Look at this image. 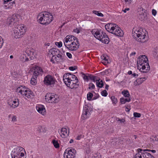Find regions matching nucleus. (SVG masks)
Returning a JSON list of instances; mask_svg holds the SVG:
<instances>
[{"mask_svg": "<svg viewBox=\"0 0 158 158\" xmlns=\"http://www.w3.org/2000/svg\"><path fill=\"white\" fill-rule=\"evenodd\" d=\"M7 103L11 107L15 108L17 107L19 105V100L18 99H9Z\"/></svg>", "mask_w": 158, "mask_h": 158, "instance_id": "nucleus-16", "label": "nucleus"}, {"mask_svg": "<svg viewBox=\"0 0 158 158\" xmlns=\"http://www.w3.org/2000/svg\"><path fill=\"white\" fill-rule=\"evenodd\" d=\"M63 80L64 82H67L68 81H72L78 82V80L77 77L74 75L70 73H65L63 76Z\"/></svg>", "mask_w": 158, "mask_h": 158, "instance_id": "nucleus-11", "label": "nucleus"}, {"mask_svg": "<svg viewBox=\"0 0 158 158\" xmlns=\"http://www.w3.org/2000/svg\"><path fill=\"white\" fill-rule=\"evenodd\" d=\"M56 81L54 77L50 75L46 76L44 79V82L45 85L47 86H50L53 87Z\"/></svg>", "mask_w": 158, "mask_h": 158, "instance_id": "nucleus-8", "label": "nucleus"}, {"mask_svg": "<svg viewBox=\"0 0 158 158\" xmlns=\"http://www.w3.org/2000/svg\"><path fill=\"white\" fill-rule=\"evenodd\" d=\"M107 92L105 90L102 91L101 92V94L103 96L106 97L107 95Z\"/></svg>", "mask_w": 158, "mask_h": 158, "instance_id": "nucleus-44", "label": "nucleus"}, {"mask_svg": "<svg viewBox=\"0 0 158 158\" xmlns=\"http://www.w3.org/2000/svg\"><path fill=\"white\" fill-rule=\"evenodd\" d=\"M100 154L98 153H94L93 154L92 158H101Z\"/></svg>", "mask_w": 158, "mask_h": 158, "instance_id": "nucleus-38", "label": "nucleus"}, {"mask_svg": "<svg viewBox=\"0 0 158 158\" xmlns=\"http://www.w3.org/2000/svg\"><path fill=\"white\" fill-rule=\"evenodd\" d=\"M148 61V59L145 55H142L139 56L137 61V67L142 72L147 73L150 69Z\"/></svg>", "mask_w": 158, "mask_h": 158, "instance_id": "nucleus-1", "label": "nucleus"}, {"mask_svg": "<svg viewBox=\"0 0 158 158\" xmlns=\"http://www.w3.org/2000/svg\"><path fill=\"white\" fill-rule=\"evenodd\" d=\"M124 100L125 101V102H129L131 101V99L130 98H124Z\"/></svg>", "mask_w": 158, "mask_h": 158, "instance_id": "nucleus-63", "label": "nucleus"}, {"mask_svg": "<svg viewBox=\"0 0 158 158\" xmlns=\"http://www.w3.org/2000/svg\"><path fill=\"white\" fill-rule=\"evenodd\" d=\"M65 84L69 88L71 89L77 88L79 86L78 82L72 81H68L67 82H64Z\"/></svg>", "mask_w": 158, "mask_h": 158, "instance_id": "nucleus-14", "label": "nucleus"}, {"mask_svg": "<svg viewBox=\"0 0 158 158\" xmlns=\"http://www.w3.org/2000/svg\"><path fill=\"white\" fill-rule=\"evenodd\" d=\"M94 79H93L92 80L94 82H96V83L99 80V78L97 77V76H95L94 78Z\"/></svg>", "mask_w": 158, "mask_h": 158, "instance_id": "nucleus-52", "label": "nucleus"}, {"mask_svg": "<svg viewBox=\"0 0 158 158\" xmlns=\"http://www.w3.org/2000/svg\"><path fill=\"white\" fill-rule=\"evenodd\" d=\"M82 135H79L77 136V137L76 138V139L77 140H80L82 137Z\"/></svg>", "mask_w": 158, "mask_h": 158, "instance_id": "nucleus-62", "label": "nucleus"}, {"mask_svg": "<svg viewBox=\"0 0 158 158\" xmlns=\"http://www.w3.org/2000/svg\"><path fill=\"white\" fill-rule=\"evenodd\" d=\"M25 54H23L22 55H21L20 57V60L21 61L24 62L27 61H28L29 60V59L25 55Z\"/></svg>", "mask_w": 158, "mask_h": 158, "instance_id": "nucleus-28", "label": "nucleus"}, {"mask_svg": "<svg viewBox=\"0 0 158 158\" xmlns=\"http://www.w3.org/2000/svg\"><path fill=\"white\" fill-rule=\"evenodd\" d=\"M17 18L15 15H13L7 19V23L8 25L11 27L13 25L15 26L17 23Z\"/></svg>", "mask_w": 158, "mask_h": 158, "instance_id": "nucleus-15", "label": "nucleus"}, {"mask_svg": "<svg viewBox=\"0 0 158 158\" xmlns=\"http://www.w3.org/2000/svg\"><path fill=\"white\" fill-rule=\"evenodd\" d=\"M77 67L74 66H70L69 68V69L71 71H73L76 69Z\"/></svg>", "mask_w": 158, "mask_h": 158, "instance_id": "nucleus-51", "label": "nucleus"}, {"mask_svg": "<svg viewBox=\"0 0 158 158\" xmlns=\"http://www.w3.org/2000/svg\"><path fill=\"white\" fill-rule=\"evenodd\" d=\"M93 96V94L91 93H89L87 94V98L88 100L90 101L91 100Z\"/></svg>", "mask_w": 158, "mask_h": 158, "instance_id": "nucleus-39", "label": "nucleus"}, {"mask_svg": "<svg viewBox=\"0 0 158 158\" xmlns=\"http://www.w3.org/2000/svg\"><path fill=\"white\" fill-rule=\"evenodd\" d=\"M138 17L141 21L145 20L147 19V14L146 13L145 10L142 8V11L139 13Z\"/></svg>", "mask_w": 158, "mask_h": 158, "instance_id": "nucleus-20", "label": "nucleus"}, {"mask_svg": "<svg viewBox=\"0 0 158 158\" xmlns=\"http://www.w3.org/2000/svg\"><path fill=\"white\" fill-rule=\"evenodd\" d=\"M27 90L26 89V87L24 86L23 87L21 85L18 87L16 90V92L21 93L22 95L23 94L25 93V92H27Z\"/></svg>", "mask_w": 158, "mask_h": 158, "instance_id": "nucleus-24", "label": "nucleus"}, {"mask_svg": "<svg viewBox=\"0 0 158 158\" xmlns=\"http://www.w3.org/2000/svg\"><path fill=\"white\" fill-rule=\"evenodd\" d=\"M111 72L110 69H106L105 71L101 73V75H108Z\"/></svg>", "mask_w": 158, "mask_h": 158, "instance_id": "nucleus-34", "label": "nucleus"}, {"mask_svg": "<svg viewBox=\"0 0 158 158\" xmlns=\"http://www.w3.org/2000/svg\"><path fill=\"white\" fill-rule=\"evenodd\" d=\"M55 44L59 48H60L62 45V43L60 42H56Z\"/></svg>", "mask_w": 158, "mask_h": 158, "instance_id": "nucleus-48", "label": "nucleus"}, {"mask_svg": "<svg viewBox=\"0 0 158 158\" xmlns=\"http://www.w3.org/2000/svg\"><path fill=\"white\" fill-rule=\"evenodd\" d=\"M26 31V27L23 25H18L13 28L12 35L16 39L19 38L24 35Z\"/></svg>", "mask_w": 158, "mask_h": 158, "instance_id": "nucleus-5", "label": "nucleus"}, {"mask_svg": "<svg viewBox=\"0 0 158 158\" xmlns=\"http://www.w3.org/2000/svg\"><path fill=\"white\" fill-rule=\"evenodd\" d=\"M153 140L158 141V135L155 136L153 139Z\"/></svg>", "mask_w": 158, "mask_h": 158, "instance_id": "nucleus-61", "label": "nucleus"}, {"mask_svg": "<svg viewBox=\"0 0 158 158\" xmlns=\"http://www.w3.org/2000/svg\"><path fill=\"white\" fill-rule=\"evenodd\" d=\"M62 53L60 52L58 53V54L56 55V56L58 57V59H59V60L60 61H62L63 60V58H62Z\"/></svg>", "mask_w": 158, "mask_h": 158, "instance_id": "nucleus-37", "label": "nucleus"}, {"mask_svg": "<svg viewBox=\"0 0 158 158\" xmlns=\"http://www.w3.org/2000/svg\"><path fill=\"white\" fill-rule=\"evenodd\" d=\"M34 70H36V71H38V72H42V70L41 69V68L38 66H37L36 67H35Z\"/></svg>", "mask_w": 158, "mask_h": 158, "instance_id": "nucleus-45", "label": "nucleus"}, {"mask_svg": "<svg viewBox=\"0 0 158 158\" xmlns=\"http://www.w3.org/2000/svg\"><path fill=\"white\" fill-rule=\"evenodd\" d=\"M25 54H27L28 56H30L31 60L34 59L35 55L34 54V50L32 49L27 48L25 51Z\"/></svg>", "mask_w": 158, "mask_h": 158, "instance_id": "nucleus-19", "label": "nucleus"}, {"mask_svg": "<svg viewBox=\"0 0 158 158\" xmlns=\"http://www.w3.org/2000/svg\"><path fill=\"white\" fill-rule=\"evenodd\" d=\"M92 33L94 36L100 41L101 40L102 38L106 36V33L103 31L94 29L92 31Z\"/></svg>", "mask_w": 158, "mask_h": 158, "instance_id": "nucleus-12", "label": "nucleus"}, {"mask_svg": "<svg viewBox=\"0 0 158 158\" xmlns=\"http://www.w3.org/2000/svg\"><path fill=\"white\" fill-rule=\"evenodd\" d=\"M134 158H154V157L148 152L141 151L138 152V153L134 156Z\"/></svg>", "mask_w": 158, "mask_h": 158, "instance_id": "nucleus-13", "label": "nucleus"}, {"mask_svg": "<svg viewBox=\"0 0 158 158\" xmlns=\"http://www.w3.org/2000/svg\"><path fill=\"white\" fill-rule=\"evenodd\" d=\"M36 109L37 111L42 114H44L46 110L44 106L42 105H39L36 106Z\"/></svg>", "mask_w": 158, "mask_h": 158, "instance_id": "nucleus-23", "label": "nucleus"}, {"mask_svg": "<svg viewBox=\"0 0 158 158\" xmlns=\"http://www.w3.org/2000/svg\"><path fill=\"white\" fill-rule=\"evenodd\" d=\"M151 150L150 149H142L141 148H138L137 149V152L143 151L144 152H151Z\"/></svg>", "mask_w": 158, "mask_h": 158, "instance_id": "nucleus-42", "label": "nucleus"}, {"mask_svg": "<svg viewBox=\"0 0 158 158\" xmlns=\"http://www.w3.org/2000/svg\"><path fill=\"white\" fill-rule=\"evenodd\" d=\"M95 76L89 74V79H90L92 80L93 79H94V78Z\"/></svg>", "mask_w": 158, "mask_h": 158, "instance_id": "nucleus-56", "label": "nucleus"}, {"mask_svg": "<svg viewBox=\"0 0 158 158\" xmlns=\"http://www.w3.org/2000/svg\"><path fill=\"white\" fill-rule=\"evenodd\" d=\"M37 77H35L34 76H33L30 81L31 84L33 85H35L36 84Z\"/></svg>", "mask_w": 158, "mask_h": 158, "instance_id": "nucleus-30", "label": "nucleus"}, {"mask_svg": "<svg viewBox=\"0 0 158 158\" xmlns=\"http://www.w3.org/2000/svg\"><path fill=\"white\" fill-rule=\"evenodd\" d=\"M122 93L125 97H129L130 96L129 92L127 90H124Z\"/></svg>", "mask_w": 158, "mask_h": 158, "instance_id": "nucleus-32", "label": "nucleus"}, {"mask_svg": "<svg viewBox=\"0 0 158 158\" xmlns=\"http://www.w3.org/2000/svg\"><path fill=\"white\" fill-rule=\"evenodd\" d=\"M37 19L40 23L47 25L52 21L53 16L51 13L45 12L42 14L38 15Z\"/></svg>", "mask_w": 158, "mask_h": 158, "instance_id": "nucleus-4", "label": "nucleus"}, {"mask_svg": "<svg viewBox=\"0 0 158 158\" xmlns=\"http://www.w3.org/2000/svg\"><path fill=\"white\" fill-rule=\"evenodd\" d=\"M76 153V151L74 149L68 148L64 152V158H74Z\"/></svg>", "mask_w": 158, "mask_h": 158, "instance_id": "nucleus-10", "label": "nucleus"}, {"mask_svg": "<svg viewBox=\"0 0 158 158\" xmlns=\"http://www.w3.org/2000/svg\"><path fill=\"white\" fill-rule=\"evenodd\" d=\"M120 102L122 104H124L125 103V101L123 98H121L120 99Z\"/></svg>", "mask_w": 158, "mask_h": 158, "instance_id": "nucleus-50", "label": "nucleus"}, {"mask_svg": "<svg viewBox=\"0 0 158 158\" xmlns=\"http://www.w3.org/2000/svg\"><path fill=\"white\" fill-rule=\"evenodd\" d=\"M54 59H55V61L57 62L60 61V60H59V59H58L57 56L56 57L55 56V57H54L53 59L54 60Z\"/></svg>", "mask_w": 158, "mask_h": 158, "instance_id": "nucleus-58", "label": "nucleus"}, {"mask_svg": "<svg viewBox=\"0 0 158 158\" xmlns=\"http://www.w3.org/2000/svg\"><path fill=\"white\" fill-rule=\"evenodd\" d=\"M153 54L156 57H158V46L156 47Z\"/></svg>", "mask_w": 158, "mask_h": 158, "instance_id": "nucleus-46", "label": "nucleus"}, {"mask_svg": "<svg viewBox=\"0 0 158 158\" xmlns=\"http://www.w3.org/2000/svg\"><path fill=\"white\" fill-rule=\"evenodd\" d=\"M134 116L135 117L139 118L141 116V114L137 112H134Z\"/></svg>", "mask_w": 158, "mask_h": 158, "instance_id": "nucleus-47", "label": "nucleus"}, {"mask_svg": "<svg viewBox=\"0 0 158 158\" xmlns=\"http://www.w3.org/2000/svg\"><path fill=\"white\" fill-rule=\"evenodd\" d=\"M90 115L89 110L87 107L85 106L83 107V113L82 115V118L84 119L88 118Z\"/></svg>", "mask_w": 158, "mask_h": 158, "instance_id": "nucleus-18", "label": "nucleus"}, {"mask_svg": "<svg viewBox=\"0 0 158 158\" xmlns=\"http://www.w3.org/2000/svg\"><path fill=\"white\" fill-rule=\"evenodd\" d=\"M3 43V39L2 37L0 36V48L2 47Z\"/></svg>", "mask_w": 158, "mask_h": 158, "instance_id": "nucleus-49", "label": "nucleus"}, {"mask_svg": "<svg viewBox=\"0 0 158 158\" xmlns=\"http://www.w3.org/2000/svg\"><path fill=\"white\" fill-rule=\"evenodd\" d=\"M75 39H78L76 37L73 35H67L64 40V44H67L69 42H73L75 41Z\"/></svg>", "mask_w": 158, "mask_h": 158, "instance_id": "nucleus-21", "label": "nucleus"}, {"mask_svg": "<svg viewBox=\"0 0 158 158\" xmlns=\"http://www.w3.org/2000/svg\"><path fill=\"white\" fill-rule=\"evenodd\" d=\"M16 117V116H13L12 118V121L13 122H16L17 121Z\"/></svg>", "mask_w": 158, "mask_h": 158, "instance_id": "nucleus-53", "label": "nucleus"}, {"mask_svg": "<svg viewBox=\"0 0 158 158\" xmlns=\"http://www.w3.org/2000/svg\"><path fill=\"white\" fill-rule=\"evenodd\" d=\"M45 97L46 101L49 103H56L59 101L57 95L54 93H47Z\"/></svg>", "mask_w": 158, "mask_h": 158, "instance_id": "nucleus-9", "label": "nucleus"}, {"mask_svg": "<svg viewBox=\"0 0 158 158\" xmlns=\"http://www.w3.org/2000/svg\"><path fill=\"white\" fill-rule=\"evenodd\" d=\"M88 88L90 89H92L95 88L94 85L92 83H90L89 85Z\"/></svg>", "mask_w": 158, "mask_h": 158, "instance_id": "nucleus-43", "label": "nucleus"}, {"mask_svg": "<svg viewBox=\"0 0 158 158\" xmlns=\"http://www.w3.org/2000/svg\"><path fill=\"white\" fill-rule=\"evenodd\" d=\"M52 142L55 148H59V144L58 143L57 141L53 139L52 140Z\"/></svg>", "mask_w": 158, "mask_h": 158, "instance_id": "nucleus-33", "label": "nucleus"}, {"mask_svg": "<svg viewBox=\"0 0 158 158\" xmlns=\"http://www.w3.org/2000/svg\"><path fill=\"white\" fill-rule=\"evenodd\" d=\"M143 29L134 28L133 29L132 35L133 38L139 42H144L148 40V36L143 33ZM143 33H144L143 32Z\"/></svg>", "mask_w": 158, "mask_h": 158, "instance_id": "nucleus-3", "label": "nucleus"}, {"mask_svg": "<svg viewBox=\"0 0 158 158\" xmlns=\"http://www.w3.org/2000/svg\"><path fill=\"white\" fill-rule=\"evenodd\" d=\"M81 74V76L83 78V79L85 81H88L89 80V74L88 75V76H87L83 73H82Z\"/></svg>", "mask_w": 158, "mask_h": 158, "instance_id": "nucleus-35", "label": "nucleus"}, {"mask_svg": "<svg viewBox=\"0 0 158 158\" xmlns=\"http://www.w3.org/2000/svg\"><path fill=\"white\" fill-rule=\"evenodd\" d=\"M41 72H39L34 70L33 76H35V77H37L38 75L40 74H41Z\"/></svg>", "mask_w": 158, "mask_h": 158, "instance_id": "nucleus-41", "label": "nucleus"}, {"mask_svg": "<svg viewBox=\"0 0 158 158\" xmlns=\"http://www.w3.org/2000/svg\"><path fill=\"white\" fill-rule=\"evenodd\" d=\"M105 27L108 31L116 36L122 37L123 35V32L122 30L115 24L108 23L105 25Z\"/></svg>", "mask_w": 158, "mask_h": 158, "instance_id": "nucleus-2", "label": "nucleus"}, {"mask_svg": "<svg viewBox=\"0 0 158 158\" xmlns=\"http://www.w3.org/2000/svg\"><path fill=\"white\" fill-rule=\"evenodd\" d=\"M132 76L133 77H135V78H137V77L138 76V75L137 74L134 73L132 74Z\"/></svg>", "mask_w": 158, "mask_h": 158, "instance_id": "nucleus-60", "label": "nucleus"}, {"mask_svg": "<svg viewBox=\"0 0 158 158\" xmlns=\"http://www.w3.org/2000/svg\"><path fill=\"white\" fill-rule=\"evenodd\" d=\"M101 39H102L100 41L102 43H104L106 44H108L109 42V39L108 37L106 35L105 37H103V38H102Z\"/></svg>", "mask_w": 158, "mask_h": 158, "instance_id": "nucleus-27", "label": "nucleus"}, {"mask_svg": "<svg viewBox=\"0 0 158 158\" xmlns=\"http://www.w3.org/2000/svg\"><path fill=\"white\" fill-rule=\"evenodd\" d=\"M102 60L103 61L102 62L105 64H107L109 63V61L108 59L104 56H101Z\"/></svg>", "mask_w": 158, "mask_h": 158, "instance_id": "nucleus-31", "label": "nucleus"}, {"mask_svg": "<svg viewBox=\"0 0 158 158\" xmlns=\"http://www.w3.org/2000/svg\"><path fill=\"white\" fill-rule=\"evenodd\" d=\"M111 99L113 103L115 104L117 102V100L114 96H112Z\"/></svg>", "mask_w": 158, "mask_h": 158, "instance_id": "nucleus-40", "label": "nucleus"}, {"mask_svg": "<svg viewBox=\"0 0 158 158\" xmlns=\"http://www.w3.org/2000/svg\"><path fill=\"white\" fill-rule=\"evenodd\" d=\"M99 97V95L98 94H96L95 96H94L93 100H95L97 98H98Z\"/></svg>", "mask_w": 158, "mask_h": 158, "instance_id": "nucleus-55", "label": "nucleus"}, {"mask_svg": "<svg viewBox=\"0 0 158 158\" xmlns=\"http://www.w3.org/2000/svg\"><path fill=\"white\" fill-rule=\"evenodd\" d=\"M4 3L6 4L9 1H11L12 0H3Z\"/></svg>", "mask_w": 158, "mask_h": 158, "instance_id": "nucleus-64", "label": "nucleus"}, {"mask_svg": "<svg viewBox=\"0 0 158 158\" xmlns=\"http://www.w3.org/2000/svg\"><path fill=\"white\" fill-rule=\"evenodd\" d=\"M24 149L21 147H17L12 151L11 155L12 158H22L24 156V154L21 152Z\"/></svg>", "mask_w": 158, "mask_h": 158, "instance_id": "nucleus-6", "label": "nucleus"}, {"mask_svg": "<svg viewBox=\"0 0 158 158\" xmlns=\"http://www.w3.org/2000/svg\"><path fill=\"white\" fill-rule=\"evenodd\" d=\"M60 133L61 136L63 138H65L69 135V131H68L66 128H62L61 130Z\"/></svg>", "mask_w": 158, "mask_h": 158, "instance_id": "nucleus-22", "label": "nucleus"}, {"mask_svg": "<svg viewBox=\"0 0 158 158\" xmlns=\"http://www.w3.org/2000/svg\"><path fill=\"white\" fill-rule=\"evenodd\" d=\"M93 13L95 15H97L100 17H103V15L102 14L101 12H99V11H96V10H93Z\"/></svg>", "mask_w": 158, "mask_h": 158, "instance_id": "nucleus-36", "label": "nucleus"}, {"mask_svg": "<svg viewBox=\"0 0 158 158\" xmlns=\"http://www.w3.org/2000/svg\"><path fill=\"white\" fill-rule=\"evenodd\" d=\"M66 55L70 59L72 58V55L69 52H67Z\"/></svg>", "mask_w": 158, "mask_h": 158, "instance_id": "nucleus-54", "label": "nucleus"}, {"mask_svg": "<svg viewBox=\"0 0 158 158\" xmlns=\"http://www.w3.org/2000/svg\"><path fill=\"white\" fill-rule=\"evenodd\" d=\"M96 85L97 87L99 88H102L103 86V81L102 80H100V79H99V80L96 83Z\"/></svg>", "mask_w": 158, "mask_h": 158, "instance_id": "nucleus-29", "label": "nucleus"}, {"mask_svg": "<svg viewBox=\"0 0 158 158\" xmlns=\"http://www.w3.org/2000/svg\"><path fill=\"white\" fill-rule=\"evenodd\" d=\"M64 45L68 49L71 51H76L79 48L80 44L78 39H75V41L72 42L70 44H64Z\"/></svg>", "mask_w": 158, "mask_h": 158, "instance_id": "nucleus-7", "label": "nucleus"}, {"mask_svg": "<svg viewBox=\"0 0 158 158\" xmlns=\"http://www.w3.org/2000/svg\"><path fill=\"white\" fill-rule=\"evenodd\" d=\"M118 121H120V123H123L124 122H125V120L124 119L122 118V119H118Z\"/></svg>", "mask_w": 158, "mask_h": 158, "instance_id": "nucleus-59", "label": "nucleus"}, {"mask_svg": "<svg viewBox=\"0 0 158 158\" xmlns=\"http://www.w3.org/2000/svg\"><path fill=\"white\" fill-rule=\"evenodd\" d=\"M49 55H52V59H51V61L53 62V63H55V62L53 61V59L55 57V56H56L57 54L59 52H60V51L58 49L56 48H52L50 49L49 51Z\"/></svg>", "mask_w": 158, "mask_h": 158, "instance_id": "nucleus-17", "label": "nucleus"}, {"mask_svg": "<svg viewBox=\"0 0 158 158\" xmlns=\"http://www.w3.org/2000/svg\"><path fill=\"white\" fill-rule=\"evenodd\" d=\"M152 13L153 15L155 16L156 14V11L154 9H152Z\"/></svg>", "mask_w": 158, "mask_h": 158, "instance_id": "nucleus-57", "label": "nucleus"}, {"mask_svg": "<svg viewBox=\"0 0 158 158\" xmlns=\"http://www.w3.org/2000/svg\"><path fill=\"white\" fill-rule=\"evenodd\" d=\"M147 78V77H144L137 79L134 82V85H139L142 84L143 81Z\"/></svg>", "mask_w": 158, "mask_h": 158, "instance_id": "nucleus-25", "label": "nucleus"}, {"mask_svg": "<svg viewBox=\"0 0 158 158\" xmlns=\"http://www.w3.org/2000/svg\"><path fill=\"white\" fill-rule=\"evenodd\" d=\"M22 95L25 96L28 98H32L34 96V94L32 92L28 90L25 93L23 94Z\"/></svg>", "mask_w": 158, "mask_h": 158, "instance_id": "nucleus-26", "label": "nucleus"}]
</instances>
